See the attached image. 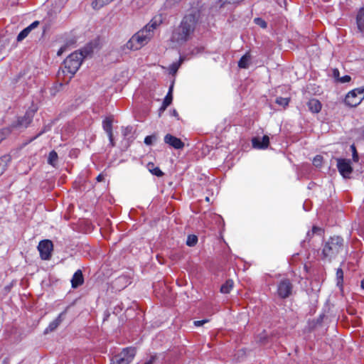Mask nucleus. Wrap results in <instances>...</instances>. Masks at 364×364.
Segmentation results:
<instances>
[{
	"label": "nucleus",
	"instance_id": "a18cd8bd",
	"mask_svg": "<svg viewBox=\"0 0 364 364\" xmlns=\"http://www.w3.org/2000/svg\"><path fill=\"white\" fill-rule=\"evenodd\" d=\"M306 240H304V241L301 242V245L304 247V246H306Z\"/></svg>",
	"mask_w": 364,
	"mask_h": 364
},
{
	"label": "nucleus",
	"instance_id": "c756f323",
	"mask_svg": "<svg viewBox=\"0 0 364 364\" xmlns=\"http://www.w3.org/2000/svg\"><path fill=\"white\" fill-rule=\"evenodd\" d=\"M289 102V98L288 97H277L276 99V103L278 104L279 105H281V106H283V107H285L287 105H288Z\"/></svg>",
	"mask_w": 364,
	"mask_h": 364
},
{
	"label": "nucleus",
	"instance_id": "ea45409f",
	"mask_svg": "<svg viewBox=\"0 0 364 364\" xmlns=\"http://www.w3.org/2000/svg\"><path fill=\"white\" fill-rule=\"evenodd\" d=\"M333 76L335 78H336L338 80V75H339V71L337 70V69H334L333 70Z\"/></svg>",
	"mask_w": 364,
	"mask_h": 364
},
{
	"label": "nucleus",
	"instance_id": "2f4dec72",
	"mask_svg": "<svg viewBox=\"0 0 364 364\" xmlns=\"http://www.w3.org/2000/svg\"><path fill=\"white\" fill-rule=\"evenodd\" d=\"M156 140V136L153 134V135H149V136H146L144 139V143L146 145H151L153 144V142L154 141Z\"/></svg>",
	"mask_w": 364,
	"mask_h": 364
},
{
	"label": "nucleus",
	"instance_id": "6e6552de",
	"mask_svg": "<svg viewBox=\"0 0 364 364\" xmlns=\"http://www.w3.org/2000/svg\"><path fill=\"white\" fill-rule=\"evenodd\" d=\"M53 242L49 240H44L39 242L38 250L40 252V256L42 259H49L51 256L53 250Z\"/></svg>",
	"mask_w": 364,
	"mask_h": 364
},
{
	"label": "nucleus",
	"instance_id": "72a5a7b5",
	"mask_svg": "<svg viewBox=\"0 0 364 364\" xmlns=\"http://www.w3.org/2000/svg\"><path fill=\"white\" fill-rule=\"evenodd\" d=\"M255 22L256 23V24H257L258 26L263 28H265L267 27V23L261 18H256L255 19Z\"/></svg>",
	"mask_w": 364,
	"mask_h": 364
},
{
	"label": "nucleus",
	"instance_id": "39448f33",
	"mask_svg": "<svg viewBox=\"0 0 364 364\" xmlns=\"http://www.w3.org/2000/svg\"><path fill=\"white\" fill-rule=\"evenodd\" d=\"M364 100V87H358L350 90L346 95L344 102L350 107H354L360 104Z\"/></svg>",
	"mask_w": 364,
	"mask_h": 364
},
{
	"label": "nucleus",
	"instance_id": "8fccbe9b",
	"mask_svg": "<svg viewBox=\"0 0 364 364\" xmlns=\"http://www.w3.org/2000/svg\"><path fill=\"white\" fill-rule=\"evenodd\" d=\"M259 341H260L261 342H262V341H263V337H260Z\"/></svg>",
	"mask_w": 364,
	"mask_h": 364
},
{
	"label": "nucleus",
	"instance_id": "f03ea898",
	"mask_svg": "<svg viewBox=\"0 0 364 364\" xmlns=\"http://www.w3.org/2000/svg\"><path fill=\"white\" fill-rule=\"evenodd\" d=\"M89 51L87 50L81 51H75L71 53L63 62V67L61 68V71L58 72V77H60L61 74L63 77H67L66 82L73 77L75 73L80 68L83 59L89 54ZM65 81V80H64Z\"/></svg>",
	"mask_w": 364,
	"mask_h": 364
},
{
	"label": "nucleus",
	"instance_id": "4468645a",
	"mask_svg": "<svg viewBox=\"0 0 364 364\" xmlns=\"http://www.w3.org/2000/svg\"><path fill=\"white\" fill-rule=\"evenodd\" d=\"M102 127L104 130L106 132L109 136V139L111 145L114 146L113 135H112V119L109 117H107L102 122Z\"/></svg>",
	"mask_w": 364,
	"mask_h": 364
},
{
	"label": "nucleus",
	"instance_id": "2eb2a0df",
	"mask_svg": "<svg viewBox=\"0 0 364 364\" xmlns=\"http://www.w3.org/2000/svg\"><path fill=\"white\" fill-rule=\"evenodd\" d=\"M70 282L72 287L74 289L77 288L84 283V277L82 275V272L80 269H77L74 273Z\"/></svg>",
	"mask_w": 364,
	"mask_h": 364
},
{
	"label": "nucleus",
	"instance_id": "9b49d317",
	"mask_svg": "<svg viewBox=\"0 0 364 364\" xmlns=\"http://www.w3.org/2000/svg\"><path fill=\"white\" fill-rule=\"evenodd\" d=\"M164 142L176 149H181L184 147V143L179 138L170 134L164 136Z\"/></svg>",
	"mask_w": 364,
	"mask_h": 364
},
{
	"label": "nucleus",
	"instance_id": "aec40b11",
	"mask_svg": "<svg viewBox=\"0 0 364 364\" xmlns=\"http://www.w3.org/2000/svg\"><path fill=\"white\" fill-rule=\"evenodd\" d=\"M172 86L169 88V90L167 93V95H166L164 101H163V104H162V106L161 107L160 109L161 110H165L166 109V107L168 106H169L171 102H172V100H173V97H172Z\"/></svg>",
	"mask_w": 364,
	"mask_h": 364
},
{
	"label": "nucleus",
	"instance_id": "a878e982",
	"mask_svg": "<svg viewBox=\"0 0 364 364\" xmlns=\"http://www.w3.org/2000/svg\"><path fill=\"white\" fill-rule=\"evenodd\" d=\"M58 154L55 151H51L49 153L48 158V163L53 167H55L56 162L58 161Z\"/></svg>",
	"mask_w": 364,
	"mask_h": 364
},
{
	"label": "nucleus",
	"instance_id": "37998d69",
	"mask_svg": "<svg viewBox=\"0 0 364 364\" xmlns=\"http://www.w3.org/2000/svg\"><path fill=\"white\" fill-rule=\"evenodd\" d=\"M242 1V0H228L229 3H232V4L238 3Z\"/></svg>",
	"mask_w": 364,
	"mask_h": 364
},
{
	"label": "nucleus",
	"instance_id": "f3484780",
	"mask_svg": "<svg viewBox=\"0 0 364 364\" xmlns=\"http://www.w3.org/2000/svg\"><path fill=\"white\" fill-rule=\"evenodd\" d=\"M10 161L11 156L9 155H4L0 157V176H1L7 169Z\"/></svg>",
	"mask_w": 364,
	"mask_h": 364
},
{
	"label": "nucleus",
	"instance_id": "473e14b6",
	"mask_svg": "<svg viewBox=\"0 0 364 364\" xmlns=\"http://www.w3.org/2000/svg\"><path fill=\"white\" fill-rule=\"evenodd\" d=\"M323 157L321 156L317 155L314 158L313 164L315 166H320L322 163Z\"/></svg>",
	"mask_w": 364,
	"mask_h": 364
},
{
	"label": "nucleus",
	"instance_id": "f704fd0d",
	"mask_svg": "<svg viewBox=\"0 0 364 364\" xmlns=\"http://www.w3.org/2000/svg\"><path fill=\"white\" fill-rule=\"evenodd\" d=\"M351 80V77L350 75H346L340 78H338V81L341 83H346L350 82Z\"/></svg>",
	"mask_w": 364,
	"mask_h": 364
},
{
	"label": "nucleus",
	"instance_id": "09e8293b",
	"mask_svg": "<svg viewBox=\"0 0 364 364\" xmlns=\"http://www.w3.org/2000/svg\"><path fill=\"white\" fill-rule=\"evenodd\" d=\"M144 364H152V363H151V361H147Z\"/></svg>",
	"mask_w": 364,
	"mask_h": 364
},
{
	"label": "nucleus",
	"instance_id": "7ed1b4c3",
	"mask_svg": "<svg viewBox=\"0 0 364 364\" xmlns=\"http://www.w3.org/2000/svg\"><path fill=\"white\" fill-rule=\"evenodd\" d=\"M343 239L338 236L331 237L323 246L322 258L324 260L331 261L341 252L343 247Z\"/></svg>",
	"mask_w": 364,
	"mask_h": 364
},
{
	"label": "nucleus",
	"instance_id": "1a4fd4ad",
	"mask_svg": "<svg viewBox=\"0 0 364 364\" xmlns=\"http://www.w3.org/2000/svg\"><path fill=\"white\" fill-rule=\"evenodd\" d=\"M337 168L339 173L344 178H349L353 171V168L350 164V161L344 159H338L337 160Z\"/></svg>",
	"mask_w": 364,
	"mask_h": 364
},
{
	"label": "nucleus",
	"instance_id": "0eeeda50",
	"mask_svg": "<svg viewBox=\"0 0 364 364\" xmlns=\"http://www.w3.org/2000/svg\"><path fill=\"white\" fill-rule=\"evenodd\" d=\"M37 108H29L23 117H18L17 120L12 124L15 129H25L31 123Z\"/></svg>",
	"mask_w": 364,
	"mask_h": 364
},
{
	"label": "nucleus",
	"instance_id": "4be33fe9",
	"mask_svg": "<svg viewBox=\"0 0 364 364\" xmlns=\"http://www.w3.org/2000/svg\"><path fill=\"white\" fill-rule=\"evenodd\" d=\"M149 171L154 176L161 177L164 175V173L159 167H155L153 163H149L147 164Z\"/></svg>",
	"mask_w": 364,
	"mask_h": 364
},
{
	"label": "nucleus",
	"instance_id": "4c0bfd02",
	"mask_svg": "<svg viewBox=\"0 0 364 364\" xmlns=\"http://www.w3.org/2000/svg\"><path fill=\"white\" fill-rule=\"evenodd\" d=\"M38 24H39V22L38 21H36L27 27L29 28V29L31 31L32 29L36 28L38 26Z\"/></svg>",
	"mask_w": 364,
	"mask_h": 364
},
{
	"label": "nucleus",
	"instance_id": "58836bf2",
	"mask_svg": "<svg viewBox=\"0 0 364 364\" xmlns=\"http://www.w3.org/2000/svg\"><path fill=\"white\" fill-rule=\"evenodd\" d=\"M6 138V134L4 131H0V143Z\"/></svg>",
	"mask_w": 364,
	"mask_h": 364
},
{
	"label": "nucleus",
	"instance_id": "6ab92c4d",
	"mask_svg": "<svg viewBox=\"0 0 364 364\" xmlns=\"http://www.w3.org/2000/svg\"><path fill=\"white\" fill-rule=\"evenodd\" d=\"M357 26L360 32H364V8L360 9L357 15Z\"/></svg>",
	"mask_w": 364,
	"mask_h": 364
},
{
	"label": "nucleus",
	"instance_id": "f257e3e1",
	"mask_svg": "<svg viewBox=\"0 0 364 364\" xmlns=\"http://www.w3.org/2000/svg\"><path fill=\"white\" fill-rule=\"evenodd\" d=\"M200 18V13L198 10H192L187 14L173 32L171 41L181 45L190 40Z\"/></svg>",
	"mask_w": 364,
	"mask_h": 364
},
{
	"label": "nucleus",
	"instance_id": "f8f14e48",
	"mask_svg": "<svg viewBox=\"0 0 364 364\" xmlns=\"http://www.w3.org/2000/svg\"><path fill=\"white\" fill-rule=\"evenodd\" d=\"M252 146L257 149H265L268 147L269 144V138L268 136L264 135L262 138L254 137L252 139Z\"/></svg>",
	"mask_w": 364,
	"mask_h": 364
},
{
	"label": "nucleus",
	"instance_id": "dca6fc26",
	"mask_svg": "<svg viewBox=\"0 0 364 364\" xmlns=\"http://www.w3.org/2000/svg\"><path fill=\"white\" fill-rule=\"evenodd\" d=\"M307 106H308L309 109L310 110V112H311L314 114L318 113L321 111V108H322L321 103L320 102L319 100H318L316 99H311L308 102Z\"/></svg>",
	"mask_w": 364,
	"mask_h": 364
},
{
	"label": "nucleus",
	"instance_id": "bb28decb",
	"mask_svg": "<svg viewBox=\"0 0 364 364\" xmlns=\"http://www.w3.org/2000/svg\"><path fill=\"white\" fill-rule=\"evenodd\" d=\"M183 61V58L181 56L179 61L178 63H173L170 65L169 73L171 74H175L178 71V70Z\"/></svg>",
	"mask_w": 364,
	"mask_h": 364
},
{
	"label": "nucleus",
	"instance_id": "de8ad7c7",
	"mask_svg": "<svg viewBox=\"0 0 364 364\" xmlns=\"http://www.w3.org/2000/svg\"><path fill=\"white\" fill-rule=\"evenodd\" d=\"M42 133L43 132H40L36 136L34 137V139H36L38 136L41 135Z\"/></svg>",
	"mask_w": 364,
	"mask_h": 364
},
{
	"label": "nucleus",
	"instance_id": "ddd939ff",
	"mask_svg": "<svg viewBox=\"0 0 364 364\" xmlns=\"http://www.w3.org/2000/svg\"><path fill=\"white\" fill-rule=\"evenodd\" d=\"M65 313L66 310L61 312L55 319L51 321L48 327L45 329V333L55 331L64 320Z\"/></svg>",
	"mask_w": 364,
	"mask_h": 364
},
{
	"label": "nucleus",
	"instance_id": "c85d7f7f",
	"mask_svg": "<svg viewBox=\"0 0 364 364\" xmlns=\"http://www.w3.org/2000/svg\"><path fill=\"white\" fill-rule=\"evenodd\" d=\"M198 242V237L195 235H189L187 237L186 245L189 247H193Z\"/></svg>",
	"mask_w": 364,
	"mask_h": 364
},
{
	"label": "nucleus",
	"instance_id": "a211bd4d",
	"mask_svg": "<svg viewBox=\"0 0 364 364\" xmlns=\"http://www.w3.org/2000/svg\"><path fill=\"white\" fill-rule=\"evenodd\" d=\"M251 60L250 52H247L238 61V67L240 68H247Z\"/></svg>",
	"mask_w": 364,
	"mask_h": 364
},
{
	"label": "nucleus",
	"instance_id": "7c9ffc66",
	"mask_svg": "<svg viewBox=\"0 0 364 364\" xmlns=\"http://www.w3.org/2000/svg\"><path fill=\"white\" fill-rule=\"evenodd\" d=\"M336 279H337V284L338 285H342L343 279V272L341 269H338L336 271Z\"/></svg>",
	"mask_w": 364,
	"mask_h": 364
},
{
	"label": "nucleus",
	"instance_id": "79ce46f5",
	"mask_svg": "<svg viewBox=\"0 0 364 364\" xmlns=\"http://www.w3.org/2000/svg\"><path fill=\"white\" fill-rule=\"evenodd\" d=\"M64 50H65V48H60L59 49V50L58 51V53H57V54H58V55H60L64 52Z\"/></svg>",
	"mask_w": 364,
	"mask_h": 364
},
{
	"label": "nucleus",
	"instance_id": "49530a36",
	"mask_svg": "<svg viewBox=\"0 0 364 364\" xmlns=\"http://www.w3.org/2000/svg\"><path fill=\"white\" fill-rule=\"evenodd\" d=\"M173 115H174V116L178 115V114H177V112H176V110H173Z\"/></svg>",
	"mask_w": 364,
	"mask_h": 364
},
{
	"label": "nucleus",
	"instance_id": "423d86ee",
	"mask_svg": "<svg viewBox=\"0 0 364 364\" xmlns=\"http://www.w3.org/2000/svg\"><path fill=\"white\" fill-rule=\"evenodd\" d=\"M135 355L136 349L134 348H124L120 353L112 358V364H129L132 362Z\"/></svg>",
	"mask_w": 364,
	"mask_h": 364
},
{
	"label": "nucleus",
	"instance_id": "cd10ccee",
	"mask_svg": "<svg viewBox=\"0 0 364 364\" xmlns=\"http://www.w3.org/2000/svg\"><path fill=\"white\" fill-rule=\"evenodd\" d=\"M31 31L29 29V28H28V27L25 28L17 36V38H16L17 41H23L25 38H26L28 36V33Z\"/></svg>",
	"mask_w": 364,
	"mask_h": 364
},
{
	"label": "nucleus",
	"instance_id": "412c9836",
	"mask_svg": "<svg viewBox=\"0 0 364 364\" xmlns=\"http://www.w3.org/2000/svg\"><path fill=\"white\" fill-rule=\"evenodd\" d=\"M323 233V230L321 228L314 226L311 231H308L306 233V239L310 240L314 235L321 236Z\"/></svg>",
	"mask_w": 364,
	"mask_h": 364
},
{
	"label": "nucleus",
	"instance_id": "c9c22d12",
	"mask_svg": "<svg viewBox=\"0 0 364 364\" xmlns=\"http://www.w3.org/2000/svg\"><path fill=\"white\" fill-rule=\"evenodd\" d=\"M350 149L353 152V159L355 162H357L358 161V155L357 154L356 149L354 145H352Z\"/></svg>",
	"mask_w": 364,
	"mask_h": 364
},
{
	"label": "nucleus",
	"instance_id": "393cba45",
	"mask_svg": "<svg viewBox=\"0 0 364 364\" xmlns=\"http://www.w3.org/2000/svg\"><path fill=\"white\" fill-rule=\"evenodd\" d=\"M161 21H157L156 19H152L150 23L146 25L144 28H146L147 31H150L152 33V36L154 35V31L156 28V27L161 23Z\"/></svg>",
	"mask_w": 364,
	"mask_h": 364
},
{
	"label": "nucleus",
	"instance_id": "a19ab883",
	"mask_svg": "<svg viewBox=\"0 0 364 364\" xmlns=\"http://www.w3.org/2000/svg\"><path fill=\"white\" fill-rule=\"evenodd\" d=\"M97 181L100 182V181H102L104 180V176L102 174H99L97 178H96Z\"/></svg>",
	"mask_w": 364,
	"mask_h": 364
},
{
	"label": "nucleus",
	"instance_id": "b1692460",
	"mask_svg": "<svg viewBox=\"0 0 364 364\" xmlns=\"http://www.w3.org/2000/svg\"><path fill=\"white\" fill-rule=\"evenodd\" d=\"M110 2H112L111 0H94L92 2V6L94 9L98 10Z\"/></svg>",
	"mask_w": 364,
	"mask_h": 364
},
{
	"label": "nucleus",
	"instance_id": "c03bdc74",
	"mask_svg": "<svg viewBox=\"0 0 364 364\" xmlns=\"http://www.w3.org/2000/svg\"><path fill=\"white\" fill-rule=\"evenodd\" d=\"M361 287L364 289V279L361 281Z\"/></svg>",
	"mask_w": 364,
	"mask_h": 364
},
{
	"label": "nucleus",
	"instance_id": "5701e85b",
	"mask_svg": "<svg viewBox=\"0 0 364 364\" xmlns=\"http://www.w3.org/2000/svg\"><path fill=\"white\" fill-rule=\"evenodd\" d=\"M233 281L231 279L227 280L220 287V291L223 294H228L233 287Z\"/></svg>",
	"mask_w": 364,
	"mask_h": 364
},
{
	"label": "nucleus",
	"instance_id": "20e7f679",
	"mask_svg": "<svg viewBox=\"0 0 364 364\" xmlns=\"http://www.w3.org/2000/svg\"><path fill=\"white\" fill-rule=\"evenodd\" d=\"M152 36V33L150 31L143 28L129 40L126 47L129 50H137L146 45Z\"/></svg>",
	"mask_w": 364,
	"mask_h": 364
},
{
	"label": "nucleus",
	"instance_id": "e433bc0d",
	"mask_svg": "<svg viewBox=\"0 0 364 364\" xmlns=\"http://www.w3.org/2000/svg\"><path fill=\"white\" fill-rule=\"evenodd\" d=\"M209 320L208 319H203V320H200V321H194V325L196 326H203L204 323L208 322Z\"/></svg>",
	"mask_w": 364,
	"mask_h": 364
},
{
	"label": "nucleus",
	"instance_id": "9d476101",
	"mask_svg": "<svg viewBox=\"0 0 364 364\" xmlns=\"http://www.w3.org/2000/svg\"><path fill=\"white\" fill-rule=\"evenodd\" d=\"M291 289L292 285L289 280L284 279L279 282L277 288V292L281 298H287L291 294Z\"/></svg>",
	"mask_w": 364,
	"mask_h": 364
}]
</instances>
